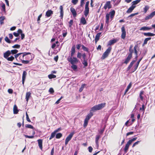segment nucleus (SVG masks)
<instances>
[{"label":"nucleus","mask_w":155,"mask_h":155,"mask_svg":"<svg viewBox=\"0 0 155 155\" xmlns=\"http://www.w3.org/2000/svg\"><path fill=\"white\" fill-rule=\"evenodd\" d=\"M106 104L105 103H101L96 105L92 107L90 111V113L87 115L84 121L83 127L85 128L87 126L88 121L91 117L93 115V112L95 111L101 110L105 107Z\"/></svg>","instance_id":"nucleus-1"},{"label":"nucleus","mask_w":155,"mask_h":155,"mask_svg":"<svg viewBox=\"0 0 155 155\" xmlns=\"http://www.w3.org/2000/svg\"><path fill=\"white\" fill-rule=\"evenodd\" d=\"M133 45H130L129 49V53L128 54V55L131 56L132 57V54L134 53V54L135 55V59H137L138 56V45L137 44L135 45L133 48Z\"/></svg>","instance_id":"nucleus-2"},{"label":"nucleus","mask_w":155,"mask_h":155,"mask_svg":"<svg viewBox=\"0 0 155 155\" xmlns=\"http://www.w3.org/2000/svg\"><path fill=\"white\" fill-rule=\"evenodd\" d=\"M67 60L72 64L71 68L74 70H76L77 68V67L75 64H77L79 61V60L76 57H73L72 58L70 56L67 58Z\"/></svg>","instance_id":"nucleus-3"},{"label":"nucleus","mask_w":155,"mask_h":155,"mask_svg":"<svg viewBox=\"0 0 155 155\" xmlns=\"http://www.w3.org/2000/svg\"><path fill=\"white\" fill-rule=\"evenodd\" d=\"M30 52H23L17 54L15 55V57L17 61H18V58L19 57V60L21 61L24 60L25 56L29 54H31Z\"/></svg>","instance_id":"nucleus-4"},{"label":"nucleus","mask_w":155,"mask_h":155,"mask_svg":"<svg viewBox=\"0 0 155 155\" xmlns=\"http://www.w3.org/2000/svg\"><path fill=\"white\" fill-rule=\"evenodd\" d=\"M111 49V47H109L103 54L101 58V60H104L107 58L110 53Z\"/></svg>","instance_id":"nucleus-5"},{"label":"nucleus","mask_w":155,"mask_h":155,"mask_svg":"<svg viewBox=\"0 0 155 155\" xmlns=\"http://www.w3.org/2000/svg\"><path fill=\"white\" fill-rule=\"evenodd\" d=\"M89 1H87L86 3L84 10V14L85 17H87L89 13Z\"/></svg>","instance_id":"nucleus-6"},{"label":"nucleus","mask_w":155,"mask_h":155,"mask_svg":"<svg viewBox=\"0 0 155 155\" xmlns=\"http://www.w3.org/2000/svg\"><path fill=\"white\" fill-rule=\"evenodd\" d=\"M74 132H72L70 133L68 136L66 137L65 140V144L67 145L68 142L71 140L73 135L74 134Z\"/></svg>","instance_id":"nucleus-7"},{"label":"nucleus","mask_w":155,"mask_h":155,"mask_svg":"<svg viewBox=\"0 0 155 155\" xmlns=\"http://www.w3.org/2000/svg\"><path fill=\"white\" fill-rule=\"evenodd\" d=\"M122 34L121 35V38L123 39H125L126 35V32L125 30V27L124 26H123L121 28Z\"/></svg>","instance_id":"nucleus-8"},{"label":"nucleus","mask_w":155,"mask_h":155,"mask_svg":"<svg viewBox=\"0 0 155 155\" xmlns=\"http://www.w3.org/2000/svg\"><path fill=\"white\" fill-rule=\"evenodd\" d=\"M112 7V5L111 4V2L108 1L106 2L104 7L105 9H106L107 8L108 9H110Z\"/></svg>","instance_id":"nucleus-9"},{"label":"nucleus","mask_w":155,"mask_h":155,"mask_svg":"<svg viewBox=\"0 0 155 155\" xmlns=\"http://www.w3.org/2000/svg\"><path fill=\"white\" fill-rule=\"evenodd\" d=\"M27 74V73L25 71H23L22 76V84L23 85H24Z\"/></svg>","instance_id":"nucleus-10"},{"label":"nucleus","mask_w":155,"mask_h":155,"mask_svg":"<svg viewBox=\"0 0 155 155\" xmlns=\"http://www.w3.org/2000/svg\"><path fill=\"white\" fill-rule=\"evenodd\" d=\"M142 59V58H141L137 62V63L134 66L133 69V71L132 72H134L137 69L139 65V64L141 59Z\"/></svg>","instance_id":"nucleus-11"},{"label":"nucleus","mask_w":155,"mask_h":155,"mask_svg":"<svg viewBox=\"0 0 155 155\" xmlns=\"http://www.w3.org/2000/svg\"><path fill=\"white\" fill-rule=\"evenodd\" d=\"M53 14V12L51 10H49L46 12L45 16L47 17H49Z\"/></svg>","instance_id":"nucleus-12"},{"label":"nucleus","mask_w":155,"mask_h":155,"mask_svg":"<svg viewBox=\"0 0 155 155\" xmlns=\"http://www.w3.org/2000/svg\"><path fill=\"white\" fill-rule=\"evenodd\" d=\"M118 40L117 39H114L113 40L109 41L108 43L107 46H110L113 45Z\"/></svg>","instance_id":"nucleus-13"},{"label":"nucleus","mask_w":155,"mask_h":155,"mask_svg":"<svg viewBox=\"0 0 155 155\" xmlns=\"http://www.w3.org/2000/svg\"><path fill=\"white\" fill-rule=\"evenodd\" d=\"M59 8L60 13V17H61V19H62L64 16L63 8V6L62 5H61L60 6Z\"/></svg>","instance_id":"nucleus-14"},{"label":"nucleus","mask_w":155,"mask_h":155,"mask_svg":"<svg viewBox=\"0 0 155 155\" xmlns=\"http://www.w3.org/2000/svg\"><path fill=\"white\" fill-rule=\"evenodd\" d=\"M155 15V11L152 12L149 15L146 16V20L151 19Z\"/></svg>","instance_id":"nucleus-15"},{"label":"nucleus","mask_w":155,"mask_h":155,"mask_svg":"<svg viewBox=\"0 0 155 155\" xmlns=\"http://www.w3.org/2000/svg\"><path fill=\"white\" fill-rule=\"evenodd\" d=\"M70 10L71 12L72 13V14L73 17H76L77 16V14L76 13V11L75 9L72 7H71L70 8Z\"/></svg>","instance_id":"nucleus-16"},{"label":"nucleus","mask_w":155,"mask_h":155,"mask_svg":"<svg viewBox=\"0 0 155 155\" xmlns=\"http://www.w3.org/2000/svg\"><path fill=\"white\" fill-rule=\"evenodd\" d=\"M11 54L10 51L8 50L3 54L4 57L5 59L7 58Z\"/></svg>","instance_id":"nucleus-17"},{"label":"nucleus","mask_w":155,"mask_h":155,"mask_svg":"<svg viewBox=\"0 0 155 155\" xmlns=\"http://www.w3.org/2000/svg\"><path fill=\"white\" fill-rule=\"evenodd\" d=\"M115 11L114 10H111L109 13H108V14H110V18L111 19V20H112L113 18L115 15Z\"/></svg>","instance_id":"nucleus-18"},{"label":"nucleus","mask_w":155,"mask_h":155,"mask_svg":"<svg viewBox=\"0 0 155 155\" xmlns=\"http://www.w3.org/2000/svg\"><path fill=\"white\" fill-rule=\"evenodd\" d=\"M130 144H131L128 141L124 149V150L125 153H126L127 152L129 149V146Z\"/></svg>","instance_id":"nucleus-19"},{"label":"nucleus","mask_w":155,"mask_h":155,"mask_svg":"<svg viewBox=\"0 0 155 155\" xmlns=\"http://www.w3.org/2000/svg\"><path fill=\"white\" fill-rule=\"evenodd\" d=\"M38 143V145L39 148L41 150H42V139H38L37 140Z\"/></svg>","instance_id":"nucleus-20"},{"label":"nucleus","mask_w":155,"mask_h":155,"mask_svg":"<svg viewBox=\"0 0 155 155\" xmlns=\"http://www.w3.org/2000/svg\"><path fill=\"white\" fill-rule=\"evenodd\" d=\"M101 34V32H99L97 33L95 36V41L96 43L100 39V35Z\"/></svg>","instance_id":"nucleus-21"},{"label":"nucleus","mask_w":155,"mask_h":155,"mask_svg":"<svg viewBox=\"0 0 155 155\" xmlns=\"http://www.w3.org/2000/svg\"><path fill=\"white\" fill-rule=\"evenodd\" d=\"M137 59H135L134 60H133L130 63L129 65L127 68V71H129L131 68L133 66L134 63L136 61Z\"/></svg>","instance_id":"nucleus-22"},{"label":"nucleus","mask_w":155,"mask_h":155,"mask_svg":"<svg viewBox=\"0 0 155 155\" xmlns=\"http://www.w3.org/2000/svg\"><path fill=\"white\" fill-rule=\"evenodd\" d=\"M75 52V45L72 46L71 49V58L73 56Z\"/></svg>","instance_id":"nucleus-23"},{"label":"nucleus","mask_w":155,"mask_h":155,"mask_svg":"<svg viewBox=\"0 0 155 155\" xmlns=\"http://www.w3.org/2000/svg\"><path fill=\"white\" fill-rule=\"evenodd\" d=\"M132 57L128 54L127 58L125 60L124 63L126 64H127L130 61V60L132 58Z\"/></svg>","instance_id":"nucleus-24"},{"label":"nucleus","mask_w":155,"mask_h":155,"mask_svg":"<svg viewBox=\"0 0 155 155\" xmlns=\"http://www.w3.org/2000/svg\"><path fill=\"white\" fill-rule=\"evenodd\" d=\"M101 137V136L100 135H96L95 138V141L96 145L98 147L99 146V142L98 140Z\"/></svg>","instance_id":"nucleus-25"},{"label":"nucleus","mask_w":155,"mask_h":155,"mask_svg":"<svg viewBox=\"0 0 155 155\" xmlns=\"http://www.w3.org/2000/svg\"><path fill=\"white\" fill-rule=\"evenodd\" d=\"M135 8V6H133L131 5V6L127 10L126 12L128 13H131Z\"/></svg>","instance_id":"nucleus-26"},{"label":"nucleus","mask_w":155,"mask_h":155,"mask_svg":"<svg viewBox=\"0 0 155 155\" xmlns=\"http://www.w3.org/2000/svg\"><path fill=\"white\" fill-rule=\"evenodd\" d=\"M18 111L17 107L16 105L15 104L13 107V113L14 114H16L18 113Z\"/></svg>","instance_id":"nucleus-27"},{"label":"nucleus","mask_w":155,"mask_h":155,"mask_svg":"<svg viewBox=\"0 0 155 155\" xmlns=\"http://www.w3.org/2000/svg\"><path fill=\"white\" fill-rule=\"evenodd\" d=\"M30 55L29 56H25V59L28 60H32L34 58V55L33 54Z\"/></svg>","instance_id":"nucleus-28"},{"label":"nucleus","mask_w":155,"mask_h":155,"mask_svg":"<svg viewBox=\"0 0 155 155\" xmlns=\"http://www.w3.org/2000/svg\"><path fill=\"white\" fill-rule=\"evenodd\" d=\"M80 23L83 25L87 24V22L85 18L84 17H82L81 19Z\"/></svg>","instance_id":"nucleus-29"},{"label":"nucleus","mask_w":155,"mask_h":155,"mask_svg":"<svg viewBox=\"0 0 155 155\" xmlns=\"http://www.w3.org/2000/svg\"><path fill=\"white\" fill-rule=\"evenodd\" d=\"M140 1L141 0H136L132 2L131 3L132 5L133 6H135L136 7V6L135 5L139 3Z\"/></svg>","instance_id":"nucleus-30"},{"label":"nucleus","mask_w":155,"mask_h":155,"mask_svg":"<svg viewBox=\"0 0 155 155\" xmlns=\"http://www.w3.org/2000/svg\"><path fill=\"white\" fill-rule=\"evenodd\" d=\"M31 93L30 92H27L26 94V101L28 102L29 99V98L31 96Z\"/></svg>","instance_id":"nucleus-31"},{"label":"nucleus","mask_w":155,"mask_h":155,"mask_svg":"<svg viewBox=\"0 0 155 155\" xmlns=\"http://www.w3.org/2000/svg\"><path fill=\"white\" fill-rule=\"evenodd\" d=\"M132 86L131 82H130L127 86V87L125 91L124 95H125L126 93L131 88Z\"/></svg>","instance_id":"nucleus-32"},{"label":"nucleus","mask_w":155,"mask_h":155,"mask_svg":"<svg viewBox=\"0 0 155 155\" xmlns=\"http://www.w3.org/2000/svg\"><path fill=\"white\" fill-rule=\"evenodd\" d=\"M81 48L84 51H86L87 53H89V48H88L85 47L83 45H81Z\"/></svg>","instance_id":"nucleus-33"},{"label":"nucleus","mask_w":155,"mask_h":155,"mask_svg":"<svg viewBox=\"0 0 155 155\" xmlns=\"http://www.w3.org/2000/svg\"><path fill=\"white\" fill-rule=\"evenodd\" d=\"M110 17V14L108 13H107L106 15V23L108 24L109 23V18Z\"/></svg>","instance_id":"nucleus-34"},{"label":"nucleus","mask_w":155,"mask_h":155,"mask_svg":"<svg viewBox=\"0 0 155 155\" xmlns=\"http://www.w3.org/2000/svg\"><path fill=\"white\" fill-rule=\"evenodd\" d=\"M82 63L84 65V67H86L88 65L87 60H83Z\"/></svg>","instance_id":"nucleus-35"},{"label":"nucleus","mask_w":155,"mask_h":155,"mask_svg":"<svg viewBox=\"0 0 155 155\" xmlns=\"http://www.w3.org/2000/svg\"><path fill=\"white\" fill-rule=\"evenodd\" d=\"M62 136V134L61 133L57 134L56 135V138L57 139H59Z\"/></svg>","instance_id":"nucleus-36"},{"label":"nucleus","mask_w":155,"mask_h":155,"mask_svg":"<svg viewBox=\"0 0 155 155\" xmlns=\"http://www.w3.org/2000/svg\"><path fill=\"white\" fill-rule=\"evenodd\" d=\"M56 134V133L54 131L51 134V135L50 137V138L49 139V140H51V139H52L54 137L55 135Z\"/></svg>","instance_id":"nucleus-37"},{"label":"nucleus","mask_w":155,"mask_h":155,"mask_svg":"<svg viewBox=\"0 0 155 155\" xmlns=\"http://www.w3.org/2000/svg\"><path fill=\"white\" fill-rule=\"evenodd\" d=\"M86 84H82L80 88L79 89V91L80 92H81L83 90Z\"/></svg>","instance_id":"nucleus-38"},{"label":"nucleus","mask_w":155,"mask_h":155,"mask_svg":"<svg viewBox=\"0 0 155 155\" xmlns=\"http://www.w3.org/2000/svg\"><path fill=\"white\" fill-rule=\"evenodd\" d=\"M15 57H14L13 56H11L9 57H8L6 59L8 61H12L15 59Z\"/></svg>","instance_id":"nucleus-39"},{"label":"nucleus","mask_w":155,"mask_h":155,"mask_svg":"<svg viewBox=\"0 0 155 155\" xmlns=\"http://www.w3.org/2000/svg\"><path fill=\"white\" fill-rule=\"evenodd\" d=\"M143 93L144 91H141L140 92V97L142 101H143V96H142V95L143 94Z\"/></svg>","instance_id":"nucleus-40"},{"label":"nucleus","mask_w":155,"mask_h":155,"mask_svg":"<svg viewBox=\"0 0 155 155\" xmlns=\"http://www.w3.org/2000/svg\"><path fill=\"white\" fill-rule=\"evenodd\" d=\"M18 51L16 49L12 50L10 51L11 54H16Z\"/></svg>","instance_id":"nucleus-41"},{"label":"nucleus","mask_w":155,"mask_h":155,"mask_svg":"<svg viewBox=\"0 0 155 155\" xmlns=\"http://www.w3.org/2000/svg\"><path fill=\"white\" fill-rule=\"evenodd\" d=\"M56 75L53 74H50L48 75V77L50 79L56 78Z\"/></svg>","instance_id":"nucleus-42"},{"label":"nucleus","mask_w":155,"mask_h":155,"mask_svg":"<svg viewBox=\"0 0 155 155\" xmlns=\"http://www.w3.org/2000/svg\"><path fill=\"white\" fill-rule=\"evenodd\" d=\"M155 35V34L150 32L146 33V36H153Z\"/></svg>","instance_id":"nucleus-43"},{"label":"nucleus","mask_w":155,"mask_h":155,"mask_svg":"<svg viewBox=\"0 0 155 155\" xmlns=\"http://www.w3.org/2000/svg\"><path fill=\"white\" fill-rule=\"evenodd\" d=\"M25 127L26 128H28L31 129H34L35 128L34 127L30 124H26L25 125Z\"/></svg>","instance_id":"nucleus-44"},{"label":"nucleus","mask_w":155,"mask_h":155,"mask_svg":"<svg viewBox=\"0 0 155 155\" xmlns=\"http://www.w3.org/2000/svg\"><path fill=\"white\" fill-rule=\"evenodd\" d=\"M5 18V17L4 16H1L0 17V22L1 24L4 23L3 21Z\"/></svg>","instance_id":"nucleus-45"},{"label":"nucleus","mask_w":155,"mask_h":155,"mask_svg":"<svg viewBox=\"0 0 155 155\" xmlns=\"http://www.w3.org/2000/svg\"><path fill=\"white\" fill-rule=\"evenodd\" d=\"M5 40L7 43H10L11 41L8 38L7 36H6L5 38Z\"/></svg>","instance_id":"nucleus-46"},{"label":"nucleus","mask_w":155,"mask_h":155,"mask_svg":"<svg viewBox=\"0 0 155 155\" xmlns=\"http://www.w3.org/2000/svg\"><path fill=\"white\" fill-rule=\"evenodd\" d=\"M137 139V137H134L132 139H131V140H130L128 141L131 143H131H132L135 140H136Z\"/></svg>","instance_id":"nucleus-47"},{"label":"nucleus","mask_w":155,"mask_h":155,"mask_svg":"<svg viewBox=\"0 0 155 155\" xmlns=\"http://www.w3.org/2000/svg\"><path fill=\"white\" fill-rule=\"evenodd\" d=\"M73 20H71L69 22V26L71 28L73 25Z\"/></svg>","instance_id":"nucleus-48"},{"label":"nucleus","mask_w":155,"mask_h":155,"mask_svg":"<svg viewBox=\"0 0 155 155\" xmlns=\"http://www.w3.org/2000/svg\"><path fill=\"white\" fill-rule=\"evenodd\" d=\"M82 57L83 59V60H87V59L86 58V55L85 53H84L82 54Z\"/></svg>","instance_id":"nucleus-49"},{"label":"nucleus","mask_w":155,"mask_h":155,"mask_svg":"<svg viewBox=\"0 0 155 155\" xmlns=\"http://www.w3.org/2000/svg\"><path fill=\"white\" fill-rule=\"evenodd\" d=\"M20 45L18 44L12 46V47L13 48H20Z\"/></svg>","instance_id":"nucleus-50"},{"label":"nucleus","mask_w":155,"mask_h":155,"mask_svg":"<svg viewBox=\"0 0 155 155\" xmlns=\"http://www.w3.org/2000/svg\"><path fill=\"white\" fill-rule=\"evenodd\" d=\"M82 56V54H81V53L78 52L77 55V58L81 59V57Z\"/></svg>","instance_id":"nucleus-51"},{"label":"nucleus","mask_w":155,"mask_h":155,"mask_svg":"<svg viewBox=\"0 0 155 155\" xmlns=\"http://www.w3.org/2000/svg\"><path fill=\"white\" fill-rule=\"evenodd\" d=\"M21 62L22 63H23L24 64H28L29 63V61L28 60H23L21 61Z\"/></svg>","instance_id":"nucleus-52"},{"label":"nucleus","mask_w":155,"mask_h":155,"mask_svg":"<svg viewBox=\"0 0 155 155\" xmlns=\"http://www.w3.org/2000/svg\"><path fill=\"white\" fill-rule=\"evenodd\" d=\"M138 14V13H135L132 14L131 15H129L128 17V18H131L133 17L135 15H137Z\"/></svg>","instance_id":"nucleus-53"},{"label":"nucleus","mask_w":155,"mask_h":155,"mask_svg":"<svg viewBox=\"0 0 155 155\" xmlns=\"http://www.w3.org/2000/svg\"><path fill=\"white\" fill-rule=\"evenodd\" d=\"M2 7V10L4 12H5V5L4 3H3Z\"/></svg>","instance_id":"nucleus-54"},{"label":"nucleus","mask_w":155,"mask_h":155,"mask_svg":"<svg viewBox=\"0 0 155 155\" xmlns=\"http://www.w3.org/2000/svg\"><path fill=\"white\" fill-rule=\"evenodd\" d=\"M26 120H27V121L28 122H31V120L29 118L27 112L26 113Z\"/></svg>","instance_id":"nucleus-55"},{"label":"nucleus","mask_w":155,"mask_h":155,"mask_svg":"<svg viewBox=\"0 0 155 155\" xmlns=\"http://www.w3.org/2000/svg\"><path fill=\"white\" fill-rule=\"evenodd\" d=\"M78 2V0H72L71 2L74 5H75Z\"/></svg>","instance_id":"nucleus-56"},{"label":"nucleus","mask_w":155,"mask_h":155,"mask_svg":"<svg viewBox=\"0 0 155 155\" xmlns=\"http://www.w3.org/2000/svg\"><path fill=\"white\" fill-rule=\"evenodd\" d=\"M25 137L27 138H34V136H28L27 135H25Z\"/></svg>","instance_id":"nucleus-57"},{"label":"nucleus","mask_w":155,"mask_h":155,"mask_svg":"<svg viewBox=\"0 0 155 155\" xmlns=\"http://www.w3.org/2000/svg\"><path fill=\"white\" fill-rule=\"evenodd\" d=\"M63 98L62 96H61L59 99H58L55 102V104H58L60 103V101L61 100V99Z\"/></svg>","instance_id":"nucleus-58"},{"label":"nucleus","mask_w":155,"mask_h":155,"mask_svg":"<svg viewBox=\"0 0 155 155\" xmlns=\"http://www.w3.org/2000/svg\"><path fill=\"white\" fill-rule=\"evenodd\" d=\"M63 31H64V33H63V34H62V35H63V37H64V38L65 37H66V35H67V31H64V30H63Z\"/></svg>","instance_id":"nucleus-59"},{"label":"nucleus","mask_w":155,"mask_h":155,"mask_svg":"<svg viewBox=\"0 0 155 155\" xmlns=\"http://www.w3.org/2000/svg\"><path fill=\"white\" fill-rule=\"evenodd\" d=\"M85 0H81L80 2V6L81 7H82L84 4V2Z\"/></svg>","instance_id":"nucleus-60"},{"label":"nucleus","mask_w":155,"mask_h":155,"mask_svg":"<svg viewBox=\"0 0 155 155\" xmlns=\"http://www.w3.org/2000/svg\"><path fill=\"white\" fill-rule=\"evenodd\" d=\"M41 16H42V14H41L38 17L37 21H38V23H40L39 21L40 20V18L41 17Z\"/></svg>","instance_id":"nucleus-61"},{"label":"nucleus","mask_w":155,"mask_h":155,"mask_svg":"<svg viewBox=\"0 0 155 155\" xmlns=\"http://www.w3.org/2000/svg\"><path fill=\"white\" fill-rule=\"evenodd\" d=\"M140 142V141H137L134 143L132 147H134L136 145L138 144Z\"/></svg>","instance_id":"nucleus-62"},{"label":"nucleus","mask_w":155,"mask_h":155,"mask_svg":"<svg viewBox=\"0 0 155 155\" xmlns=\"http://www.w3.org/2000/svg\"><path fill=\"white\" fill-rule=\"evenodd\" d=\"M49 92L51 93H54V90L52 88H50V89L49 90Z\"/></svg>","instance_id":"nucleus-63"},{"label":"nucleus","mask_w":155,"mask_h":155,"mask_svg":"<svg viewBox=\"0 0 155 155\" xmlns=\"http://www.w3.org/2000/svg\"><path fill=\"white\" fill-rule=\"evenodd\" d=\"M144 108H145V105L144 104H143L142 105V107H140V110H142L143 111H144Z\"/></svg>","instance_id":"nucleus-64"}]
</instances>
